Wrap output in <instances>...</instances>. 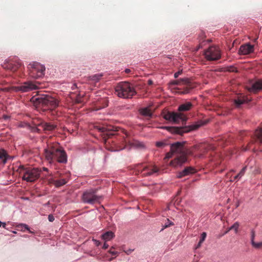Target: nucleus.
<instances>
[{"label": "nucleus", "mask_w": 262, "mask_h": 262, "mask_svg": "<svg viewBox=\"0 0 262 262\" xmlns=\"http://www.w3.org/2000/svg\"><path fill=\"white\" fill-rule=\"evenodd\" d=\"M82 101L81 98H77L75 100V102L77 103H80L82 102Z\"/></svg>", "instance_id": "a18cd8bd"}, {"label": "nucleus", "mask_w": 262, "mask_h": 262, "mask_svg": "<svg viewBox=\"0 0 262 262\" xmlns=\"http://www.w3.org/2000/svg\"><path fill=\"white\" fill-rule=\"evenodd\" d=\"M131 72V70L129 69H126L125 70V72L127 74Z\"/></svg>", "instance_id": "09e8293b"}, {"label": "nucleus", "mask_w": 262, "mask_h": 262, "mask_svg": "<svg viewBox=\"0 0 262 262\" xmlns=\"http://www.w3.org/2000/svg\"><path fill=\"white\" fill-rule=\"evenodd\" d=\"M250 101V99H249L246 97H243V98H238L237 99L234 100V103L237 106H239L241 104L248 102Z\"/></svg>", "instance_id": "b1692460"}, {"label": "nucleus", "mask_w": 262, "mask_h": 262, "mask_svg": "<svg viewBox=\"0 0 262 262\" xmlns=\"http://www.w3.org/2000/svg\"><path fill=\"white\" fill-rule=\"evenodd\" d=\"M202 243H200V241H199L197 246H196V248H199L201 246V244H202Z\"/></svg>", "instance_id": "3c124183"}, {"label": "nucleus", "mask_w": 262, "mask_h": 262, "mask_svg": "<svg viewBox=\"0 0 262 262\" xmlns=\"http://www.w3.org/2000/svg\"><path fill=\"white\" fill-rule=\"evenodd\" d=\"M122 140L123 142L122 145H117L116 149V150L117 151L121 150L124 149L125 148V144L127 143H128V144L132 146H135L137 147H143V144L137 140H133V141H130L128 139H125L124 138H123Z\"/></svg>", "instance_id": "2eb2a0df"}, {"label": "nucleus", "mask_w": 262, "mask_h": 262, "mask_svg": "<svg viewBox=\"0 0 262 262\" xmlns=\"http://www.w3.org/2000/svg\"><path fill=\"white\" fill-rule=\"evenodd\" d=\"M158 171L157 167L144 166L141 164H138L135 168L136 174L141 173L144 177L150 176Z\"/></svg>", "instance_id": "9b49d317"}, {"label": "nucleus", "mask_w": 262, "mask_h": 262, "mask_svg": "<svg viewBox=\"0 0 262 262\" xmlns=\"http://www.w3.org/2000/svg\"><path fill=\"white\" fill-rule=\"evenodd\" d=\"M48 220L50 222H53L54 220V217L53 215L50 214L48 216Z\"/></svg>", "instance_id": "79ce46f5"}, {"label": "nucleus", "mask_w": 262, "mask_h": 262, "mask_svg": "<svg viewBox=\"0 0 262 262\" xmlns=\"http://www.w3.org/2000/svg\"><path fill=\"white\" fill-rule=\"evenodd\" d=\"M41 129L37 128V132H39L40 131Z\"/></svg>", "instance_id": "4d7b16f0"}, {"label": "nucleus", "mask_w": 262, "mask_h": 262, "mask_svg": "<svg viewBox=\"0 0 262 262\" xmlns=\"http://www.w3.org/2000/svg\"><path fill=\"white\" fill-rule=\"evenodd\" d=\"M108 247V245L106 243V242L104 243L103 245V247H102V248L103 249H107Z\"/></svg>", "instance_id": "49530a36"}, {"label": "nucleus", "mask_w": 262, "mask_h": 262, "mask_svg": "<svg viewBox=\"0 0 262 262\" xmlns=\"http://www.w3.org/2000/svg\"><path fill=\"white\" fill-rule=\"evenodd\" d=\"M196 172V169L193 167H186L182 171L179 172L177 174V177L178 178H181L183 177L187 176L191 174H193Z\"/></svg>", "instance_id": "6ab92c4d"}, {"label": "nucleus", "mask_w": 262, "mask_h": 262, "mask_svg": "<svg viewBox=\"0 0 262 262\" xmlns=\"http://www.w3.org/2000/svg\"><path fill=\"white\" fill-rule=\"evenodd\" d=\"M255 136L259 140L260 143H262V128L257 129L255 131Z\"/></svg>", "instance_id": "7c9ffc66"}, {"label": "nucleus", "mask_w": 262, "mask_h": 262, "mask_svg": "<svg viewBox=\"0 0 262 262\" xmlns=\"http://www.w3.org/2000/svg\"><path fill=\"white\" fill-rule=\"evenodd\" d=\"M56 180H54V179H53L51 178V179H50L49 180V183L50 184H53V185H55V182H56Z\"/></svg>", "instance_id": "37998d69"}, {"label": "nucleus", "mask_w": 262, "mask_h": 262, "mask_svg": "<svg viewBox=\"0 0 262 262\" xmlns=\"http://www.w3.org/2000/svg\"><path fill=\"white\" fill-rule=\"evenodd\" d=\"M192 107V104L190 102H187L181 104L179 106L178 110L180 112H185L189 111Z\"/></svg>", "instance_id": "412c9836"}, {"label": "nucleus", "mask_w": 262, "mask_h": 262, "mask_svg": "<svg viewBox=\"0 0 262 262\" xmlns=\"http://www.w3.org/2000/svg\"><path fill=\"white\" fill-rule=\"evenodd\" d=\"M28 69L30 76L33 78L42 77L45 74V66L37 62L30 63Z\"/></svg>", "instance_id": "6e6552de"}, {"label": "nucleus", "mask_w": 262, "mask_h": 262, "mask_svg": "<svg viewBox=\"0 0 262 262\" xmlns=\"http://www.w3.org/2000/svg\"><path fill=\"white\" fill-rule=\"evenodd\" d=\"M34 104L38 107H41L43 111L53 110L58 105L57 99L50 95H39L32 98Z\"/></svg>", "instance_id": "7ed1b4c3"}, {"label": "nucleus", "mask_w": 262, "mask_h": 262, "mask_svg": "<svg viewBox=\"0 0 262 262\" xmlns=\"http://www.w3.org/2000/svg\"><path fill=\"white\" fill-rule=\"evenodd\" d=\"M96 192V189H90L84 192L82 196V201L90 204L100 203L102 197L97 195Z\"/></svg>", "instance_id": "0eeeda50"}, {"label": "nucleus", "mask_w": 262, "mask_h": 262, "mask_svg": "<svg viewBox=\"0 0 262 262\" xmlns=\"http://www.w3.org/2000/svg\"><path fill=\"white\" fill-rule=\"evenodd\" d=\"M148 82L149 84H151L152 83V81L151 80H149L148 81Z\"/></svg>", "instance_id": "864d4df0"}, {"label": "nucleus", "mask_w": 262, "mask_h": 262, "mask_svg": "<svg viewBox=\"0 0 262 262\" xmlns=\"http://www.w3.org/2000/svg\"><path fill=\"white\" fill-rule=\"evenodd\" d=\"M140 114L143 116L149 119L151 117L152 113L150 109L148 107L142 108L140 110Z\"/></svg>", "instance_id": "5701e85b"}, {"label": "nucleus", "mask_w": 262, "mask_h": 262, "mask_svg": "<svg viewBox=\"0 0 262 262\" xmlns=\"http://www.w3.org/2000/svg\"><path fill=\"white\" fill-rule=\"evenodd\" d=\"M77 88V85L76 84L74 83L73 84V86L72 87V89L73 90H74L75 89H76Z\"/></svg>", "instance_id": "8fccbe9b"}, {"label": "nucleus", "mask_w": 262, "mask_h": 262, "mask_svg": "<svg viewBox=\"0 0 262 262\" xmlns=\"http://www.w3.org/2000/svg\"><path fill=\"white\" fill-rule=\"evenodd\" d=\"M114 257H112V258H111L109 259V260H110V261H112V260H113V259H114Z\"/></svg>", "instance_id": "13d9d810"}, {"label": "nucleus", "mask_w": 262, "mask_h": 262, "mask_svg": "<svg viewBox=\"0 0 262 262\" xmlns=\"http://www.w3.org/2000/svg\"><path fill=\"white\" fill-rule=\"evenodd\" d=\"M101 77V75H94L92 76L91 77V79L93 81H98L100 77Z\"/></svg>", "instance_id": "72a5a7b5"}, {"label": "nucleus", "mask_w": 262, "mask_h": 262, "mask_svg": "<svg viewBox=\"0 0 262 262\" xmlns=\"http://www.w3.org/2000/svg\"><path fill=\"white\" fill-rule=\"evenodd\" d=\"M43 123H44V121L40 119L36 118L33 120V124L37 127H40L41 128H42V124Z\"/></svg>", "instance_id": "c756f323"}, {"label": "nucleus", "mask_w": 262, "mask_h": 262, "mask_svg": "<svg viewBox=\"0 0 262 262\" xmlns=\"http://www.w3.org/2000/svg\"><path fill=\"white\" fill-rule=\"evenodd\" d=\"M206 37V36L204 32H201L199 35L198 39L199 41L200 42L199 45L198 47V50L200 48H202L203 47V42H204V40L205 38Z\"/></svg>", "instance_id": "a878e982"}, {"label": "nucleus", "mask_w": 262, "mask_h": 262, "mask_svg": "<svg viewBox=\"0 0 262 262\" xmlns=\"http://www.w3.org/2000/svg\"><path fill=\"white\" fill-rule=\"evenodd\" d=\"M254 237H255V232L253 230H252L251 231V244L252 245L253 244V242H255L254 241Z\"/></svg>", "instance_id": "4c0bfd02"}, {"label": "nucleus", "mask_w": 262, "mask_h": 262, "mask_svg": "<svg viewBox=\"0 0 262 262\" xmlns=\"http://www.w3.org/2000/svg\"><path fill=\"white\" fill-rule=\"evenodd\" d=\"M19 169L23 179L28 182H33L37 180L41 171L38 168L25 167L23 165H20Z\"/></svg>", "instance_id": "423d86ee"}, {"label": "nucleus", "mask_w": 262, "mask_h": 262, "mask_svg": "<svg viewBox=\"0 0 262 262\" xmlns=\"http://www.w3.org/2000/svg\"><path fill=\"white\" fill-rule=\"evenodd\" d=\"M8 155L6 151L3 149H0V160L3 163H5L7 161Z\"/></svg>", "instance_id": "393cba45"}, {"label": "nucleus", "mask_w": 262, "mask_h": 262, "mask_svg": "<svg viewBox=\"0 0 262 262\" xmlns=\"http://www.w3.org/2000/svg\"><path fill=\"white\" fill-rule=\"evenodd\" d=\"M38 88V86L32 81H29L24 82L22 85L19 86H12L11 90L15 92L21 91L22 92H27Z\"/></svg>", "instance_id": "4468645a"}, {"label": "nucleus", "mask_w": 262, "mask_h": 262, "mask_svg": "<svg viewBox=\"0 0 262 262\" xmlns=\"http://www.w3.org/2000/svg\"><path fill=\"white\" fill-rule=\"evenodd\" d=\"M182 71H178L174 73V76L175 78H177L180 74H181Z\"/></svg>", "instance_id": "c03bdc74"}, {"label": "nucleus", "mask_w": 262, "mask_h": 262, "mask_svg": "<svg viewBox=\"0 0 262 262\" xmlns=\"http://www.w3.org/2000/svg\"><path fill=\"white\" fill-rule=\"evenodd\" d=\"M57 128V124L53 122H47L44 121L42 124L41 129L45 133H51Z\"/></svg>", "instance_id": "f3484780"}, {"label": "nucleus", "mask_w": 262, "mask_h": 262, "mask_svg": "<svg viewBox=\"0 0 262 262\" xmlns=\"http://www.w3.org/2000/svg\"><path fill=\"white\" fill-rule=\"evenodd\" d=\"M115 237V234L111 231H106L101 235V238L105 242L109 241Z\"/></svg>", "instance_id": "4be33fe9"}, {"label": "nucleus", "mask_w": 262, "mask_h": 262, "mask_svg": "<svg viewBox=\"0 0 262 262\" xmlns=\"http://www.w3.org/2000/svg\"><path fill=\"white\" fill-rule=\"evenodd\" d=\"M156 145L158 147H164L166 144L165 143H164L163 142L159 141V142H156Z\"/></svg>", "instance_id": "c9c22d12"}, {"label": "nucleus", "mask_w": 262, "mask_h": 262, "mask_svg": "<svg viewBox=\"0 0 262 262\" xmlns=\"http://www.w3.org/2000/svg\"><path fill=\"white\" fill-rule=\"evenodd\" d=\"M239 202H238L236 203V208H237V207H238L239 206Z\"/></svg>", "instance_id": "5fc2aeb1"}, {"label": "nucleus", "mask_w": 262, "mask_h": 262, "mask_svg": "<svg viewBox=\"0 0 262 262\" xmlns=\"http://www.w3.org/2000/svg\"><path fill=\"white\" fill-rule=\"evenodd\" d=\"M13 232L14 233H15V234H16V232H15V231H13Z\"/></svg>", "instance_id": "bf43d9fd"}, {"label": "nucleus", "mask_w": 262, "mask_h": 262, "mask_svg": "<svg viewBox=\"0 0 262 262\" xmlns=\"http://www.w3.org/2000/svg\"><path fill=\"white\" fill-rule=\"evenodd\" d=\"M185 142H177L170 146V151L176 155L174 159L170 162V165L174 167L181 166L187 160L188 155H192L195 152L200 154L199 157L206 151V145L203 143L196 144L191 148H187L185 146Z\"/></svg>", "instance_id": "f257e3e1"}, {"label": "nucleus", "mask_w": 262, "mask_h": 262, "mask_svg": "<svg viewBox=\"0 0 262 262\" xmlns=\"http://www.w3.org/2000/svg\"><path fill=\"white\" fill-rule=\"evenodd\" d=\"M239 226V224L238 222H235L232 226H231L229 230H234L235 232L237 233L238 232V229Z\"/></svg>", "instance_id": "2f4dec72"}, {"label": "nucleus", "mask_w": 262, "mask_h": 262, "mask_svg": "<svg viewBox=\"0 0 262 262\" xmlns=\"http://www.w3.org/2000/svg\"><path fill=\"white\" fill-rule=\"evenodd\" d=\"M247 169V166L244 167L241 171L234 177V180H238L241 179L245 174L246 170Z\"/></svg>", "instance_id": "c85d7f7f"}, {"label": "nucleus", "mask_w": 262, "mask_h": 262, "mask_svg": "<svg viewBox=\"0 0 262 262\" xmlns=\"http://www.w3.org/2000/svg\"><path fill=\"white\" fill-rule=\"evenodd\" d=\"M163 118L165 120L172 121L174 123H179L180 122L184 123H186L187 120V117L182 113L169 112L164 113Z\"/></svg>", "instance_id": "9d476101"}, {"label": "nucleus", "mask_w": 262, "mask_h": 262, "mask_svg": "<svg viewBox=\"0 0 262 262\" xmlns=\"http://www.w3.org/2000/svg\"><path fill=\"white\" fill-rule=\"evenodd\" d=\"M93 241H94L96 246H99L101 245V242L100 241L95 239H93Z\"/></svg>", "instance_id": "a19ab883"}, {"label": "nucleus", "mask_w": 262, "mask_h": 262, "mask_svg": "<svg viewBox=\"0 0 262 262\" xmlns=\"http://www.w3.org/2000/svg\"><path fill=\"white\" fill-rule=\"evenodd\" d=\"M42 170L43 171H48V169L47 168H46V167H43L42 168Z\"/></svg>", "instance_id": "603ef678"}, {"label": "nucleus", "mask_w": 262, "mask_h": 262, "mask_svg": "<svg viewBox=\"0 0 262 262\" xmlns=\"http://www.w3.org/2000/svg\"><path fill=\"white\" fill-rule=\"evenodd\" d=\"M21 63L18 61L10 60L3 64L4 69L15 72L20 68Z\"/></svg>", "instance_id": "dca6fc26"}, {"label": "nucleus", "mask_w": 262, "mask_h": 262, "mask_svg": "<svg viewBox=\"0 0 262 262\" xmlns=\"http://www.w3.org/2000/svg\"><path fill=\"white\" fill-rule=\"evenodd\" d=\"M114 247H112L110 250L108 251V252L111 254L112 255H118L119 253L117 251H115L114 250H113V249H114Z\"/></svg>", "instance_id": "f704fd0d"}, {"label": "nucleus", "mask_w": 262, "mask_h": 262, "mask_svg": "<svg viewBox=\"0 0 262 262\" xmlns=\"http://www.w3.org/2000/svg\"><path fill=\"white\" fill-rule=\"evenodd\" d=\"M115 93L118 97L123 98H131L136 93L133 85L126 81L121 82L116 85Z\"/></svg>", "instance_id": "39448f33"}, {"label": "nucleus", "mask_w": 262, "mask_h": 262, "mask_svg": "<svg viewBox=\"0 0 262 262\" xmlns=\"http://www.w3.org/2000/svg\"><path fill=\"white\" fill-rule=\"evenodd\" d=\"M17 230L24 231L26 230H27L29 231L30 233H33L32 231H31L28 225L24 224H20L17 226Z\"/></svg>", "instance_id": "bb28decb"}, {"label": "nucleus", "mask_w": 262, "mask_h": 262, "mask_svg": "<svg viewBox=\"0 0 262 262\" xmlns=\"http://www.w3.org/2000/svg\"><path fill=\"white\" fill-rule=\"evenodd\" d=\"M230 230H229V229H228L227 230H226V231L225 232V234L227 233Z\"/></svg>", "instance_id": "6e6d98bb"}, {"label": "nucleus", "mask_w": 262, "mask_h": 262, "mask_svg": "<svg viewBox=\"0 0 262 262\" xmlns=\"http://www.w3.org/2000/svg\"><path fill=\"white\" fill-rule=\"evenodd\" d=\"M174 155L173 153H172L171 151L170 152L167 153L166 155L165 158L166 159H169L172 157V156Z\"/></svg>", "instance_id": "58836bf2"}, {"label": "nucleus", "mask_w": 262, "mask_h": 262, "mask_svg": "<svg viewBox=\"0 0 262 262\" xmlns=\"http://www.w3.org/2000/svg\"><path fill=\"white\" fill-rule=\"evenodd\" d=\"M171 84L180 86V87H177L174 89V92L179 94H188L191 90L196 87L195 83L191 81L188 78L174 80L171 82Z\"/></svg>", "instance_id": "20e7f679"}, {"label": "nucleus", "mask_w": 262, "mask_h": 262, "mask_svg": "<svg viewBox=\"0 0 262 262\" xmlns=\"http://www.w3.org/2000/svg\"><path fill=\"white\" fill-rule=\"evenodd\" d=\"M202 125V123H199L184 127H168V128L169 130L172 133L182 135L184 133H187L191 130L198 129Z\"/></svg>", "instance_id": "f8f14e48"}, {"label": "nucleus", "mask_w": 262, "mask_h": 262, "mask_svg": "<svg viewBox=\"0 0 262 262\" xmlns=\"http://www.w3.org/2000/svg\"><path fill=\"white\" fill-rule=\"evenodd\" d=\"M204 55L208 61H215L221 57V51L219 47L211 46L204 51Z\"/></svg>", "instance_id": "1a4fd4ad"}, {"label": "nucleus", "mask_w": 262, "mask_h": 262, "mask_svg": "<svg viewBox=\"0 0 262 262\" xmlns=\"http://www.w3.org/2000/svg\"><path fill=\"white\" fill-rule=\"evenodd\" d=\"M134 251V249H129L127 250H124V252L127 255H129Z\"/></svg>", "instance_id": "ea45409f"}, {"label": "nucleus", "mask_w": 262, "mask_h": 262, "mask_svg": "<svg viewBox=\"0 0 262 262\" xmlns=\"http://www.w3.org/2000/svg\"><path fill=\"white\" fill-rule=\"evenodd\" d=\"M248 90L250 92L256 93L259 90H262V80H257L254 82L252 86L248 89Z\"/></svg>", "instance_id": "aec40b11"}, {"label": "nucleus", "mask_w": 262, "mask_h": 262, "mask_svg": "<svg viewBox=\"0 0 262 262\" xmlns=\"http://www.w3.org/2000/svg\"><path fill=\"white\" fill-rule=\"evenodd\" d=\"M2 225L3 226V228H4L5 229L6 228V224L5 223H3L0 221V227H1Z\"/></svg>", "instance_id": "de8ad7c7"}, {"label": "nucleus", "mask_w": 262, "mask_h": 262, "mask_svg": "<svg viewBox=\"0 0 262 262\" xmlns=\"http://www.w3.org/2000/svg\"><path fill=\"white\" fill-rule=\"evenodd\" d=\"M254 51V46L250 44H245L240 47L238 52L240 54L248 55Z\"/></svg>", "instance_id": "a211bd4d"}, {"label": "nucleus", "mask_w": 262, "mask_h": 262, "mask_svg": "<svg viewBox=\"0 0 262 262\" xmlns=\"http://www.w3.org/2000/svg\"><path fill=\"white\" fill-rule=\"evenodd\" d=\"M252 245L256 249H262V242H253V244Z\"/></svg>", "instance_id": "473e14b6"}, {"label": "nucleus", "mask_w": 262, "mask_h": 262, "mask_svg": "<svg viewBox=\"0 0 262 262\" xmlns=\"http://www.w3.org/2000/svg\"><path fill=\"white\" fill-rule=\"evenodd\" d=\"M96 128L102 133L101 136L104 139L105 142L107 139L111 138L112 136L116 135L115 132L117 131V127L112 126H97Z\"/></svg>", "instance_id": "ddd939ff"}, {"label": "nucleus", "mask_w": 262, "mask_h": 262, "mask_svg": "<svg viewBox=\"0 0 262 262\" xmlns=\"http://www.w3.org/2000/svg\"><path fill=\"white\" fill-rule=\"evenodd\" d=\"M206 236H207V234L206 232H203L202 233L201 236V238L200 239V243H203L205 241V239L206 237Z\"/></svg>", "instance_id": "e433bc0d"}, {"label": "nucleus", "mask_w": 262, "mask_h": 262, "mask_svg": "<svg viewBox=\"0 0 262 262\" xmlns=\"http://www.w3.org/2000/svg\"><path fill=\"white\" fill-rule=\"evenodd\" d=\"M68 182V180L66 179H61L60 180H56L55 182V187H59L63 185L66 184Z\"/></svg>", "instance_id": "cd10ccee"}, {"label": "nucleus", "mask_w": 262, "mask_h": 262, "mask_svg": "<svg viewBox=\"0 0 262 262\" xmlns=\"http://www.w3.org/2000/svg\"><path fill=\"white\" fill-rule=\"evenodd\" d=\"M107 105H108L107 104H106L104 106H107Z\"/></svg>", "instance_id": "052dcab7"}, {"label": "nucleus", "mask_w": 262, "mask_h": 262, "mask_svg": "<svg viewBox=\"0 0 262 262\" xmlns=\"http://www.w3.org/2000/svg\"><path fill=\"white\" fill-rule=\"evenodd\" d=\"M44 156L50 163L54 161L60 163H66L67 162L66 151L56 143L48 144L47 147L44 149Z\"/></svg>", "instance_id": "f03ea898"}]
</instances>
